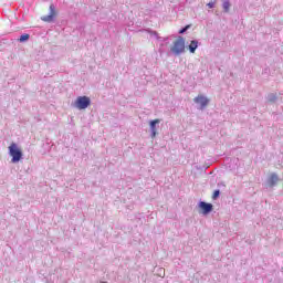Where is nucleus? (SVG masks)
Segmentation results:
<instances>
[{
    "instance_id": "obj_8",
    "label": "nucleus",
    "mask_w": 283,
    "mask_h": 283,
    "mask_svg": "<svg viewBox=\"0 0 283 283\" xmlns=\"http://www.w3.org/2000/svg\"><path fill=\"white\" fill-rule=\"evenodd\" d=\"M279 181L280 177H277V174L273 172L268 179V185L270 187H275V185H277Z\"/></svg>"
},
{
    "instance_id": "obj_2",
    "label": "nucleus",
    "mask_w": 283,
    "mask_h": 283,
    "mask_svg": "<svg viewBox=\"0 0 283 283\" xmlns=\"http://www.w3.org/2000/svg\"><path fill=\"white\" fill-rule=\"evenodd\" d=\"M9 154L12 157L11 163H19L23 158V153L14 143L9 146Z\"/></svg>"
},
{
    "instance_id": "obj_15",
    "label": "nucleus",
    "mask_w": 283,
    "mask_h": 283,
    "mask_svg": "<svg viewBox=\"0 0 283 283\" xmlns=\"http://www.w3.org/2000/svg\"><path fill=\"white\" fill-rule=\"evenodd\" d=\"M207 7L210 9L216 8V1L209 2Z\"/></svg>"
},
{
    "instance_id": "obj_3",
    "label": "nucleus",
    "mask_w": 283,
    "mask_h": 283,
    "mask_svg": "<svg viewBox=\"0 0 283 283\" xmlns=\"http://www.w3.org/2000/svg\"><path fill=\"white\" fill-rule=\"evenodd\" d=\"M88 105H92V99L87 96H78L75 101L76 109H87Z\"/></svg>"
},
{
    "instance_id": "obj_9",
    "label": "nucleus",
    "mask_w": 283,
    "mask_h": 283,
    "mask_svg": "<svg viewBox=\"0 0 283 283\" xmlns=\"http://www.w3.org/2000/svg\"><path fill=\"white\" fill-rule=\"evenodd\" d=\"M188 50L190 54H196V50H198V40H192L190 45H188Z\"/></svg>"
},
{
    "instance_id": "obj_10",
    "label": "nucleus",
    "mask_w": 283,
    "mask_h": 283,
    "mask_svg": "<svg viewBox=\"0 0 283 283\" xmlns=\"http://www.w3.org/2000/svg\"><path fill=\"white\" fill-rule=\"evenodd\" d=\"M266 101H269V103H275V101H277V94L269 93L266 96Z\"/></svg>"
},
{
    "instance_id": "obj_12",
    "label": "nucleus",
    "mask_w": 283,
    "mask_h": 283,
    "mask_svg": "<svg viewBox=\"0 0 283 283\" xmlns=\"http://www.w3.org/2000/svg\"><path fill=\"white\" fill-rule=\"evenodd\" d=\"M20 43H25V41H30V34L24 33L19 38Z\"/></svg>"
},
{
    "instance_id": "obj_5",
    "label": "nucleus",
    "mask_w": 283,
    "mask_h": 283,
    "mask_svg": "<svg viewBox=\"0 0 283 283\" xmlns=\"http://www.w3.org/2000/svg\"><path fill=\"white\" fill-rule=\"evenodd\" d=\"M199 209H201V213L203 216H209L211 211H213V205L212 203H207L205 201L199 202Z\"/></svg>"
},
{
    "instance_id": "obj_6",
    "label": "nucleus",
    "mask_w": 283,
    "mask_h": 283,
    "mask_svg": "<svg viewBox=\"0 0 283 283\" xmlns=\"http://www.w3.org/2000/svg\"><path fill=\"white\" fill-rule=\"evenodd\" d=\"M195 103L197 105H200V109H205V107L209 105V98H207L206 96L199 95L195 97Z\"/></svg>"
},
{
    "instance_id": "obj_11",
    "label": "nucleus",
    "mask_w": 283,
    "mask_h": 283,
    "mask_svg": "<svg viewBox=\"0 0 283 283\" xmlns=\"http://www.w3.org/2000/svg\"><path fill=\"white\" fill-rule=\"evenodd\" d=\"M222 8L224 12H229V10H231V2L229 0H223Z\"/></svg>"
},
{
    "instance_id": "obj_1",
    "label": "nucleus",
    "mask_w": 283,
    "mask_h": 283,
    "mask_svg": "<svg viewBox=\"0 0 283 283\" xmlns=\"http://www.w3.org/2000/svg\"><path fill=\"white\" fill-rule=\"evenodd\" d=\"M170 52L175 54V56H180V54H185V38L179 35L174 42V45L170 48Z\"/></svg>"
},
{
    "instance_id": "obj_13",
    "label": "nucleus",
    "mask_w": 283,
    "mask_h": 283,
    "mask_svg": "<svg viewBox=\"0 0 283 283\" xmlns=\"http://www.w3.org/2000/svg\"><path fill=\"white\" fill-rule=\"evenodd\" d=\"M220 198V190H214L212 195V200H218Z\"/></svg>"
},
{
    "instance_id": "obj_4",
    "label": "nucleus",
    "mask_w": 283,
    "mask_h": 283,
    "mask_svg": "<svg viewBox=\"0 0 283 283\" xmlns=\"http://www.w3.org/2000/svg\"><path fill=\"white\" fill-rule=\"evenodd\" d=\"M56 15V8L54 4L50 6V13L48 15H43L41 19L45 23H52L54 21V17Z\"/></svg>"
},
{
    "instance_id": "obj_14",
    "label": "nucleus",
    "mask_w": 283,
    "mask_h": 283,
    "mask_svg": "<svg viewBox=\"0 0 283 283\" xmlns=\"http://www.w3.org/2000/svg\"><path fill=\"white\" fill-rule=\"evenodd\" d=\"M189 28H191V25H186L182 29L179 30V34H185V32H187V30H189Z\"/></svg>"
},
{
    "instance_id": "obj_7",
    "label": "nucleus",
    "mask_w": 283,
    "mask_h": 283,
    "mask_svg": "<svg viewBox=\"0 0 283 283\" xmlns=\"http://www.w3.org/2000/svg\"><path fill=\"white\" fill-rule=\"evenodd\" d=\"M150 125V134H151V138H156V126L160 125V119H153L149 123Z\"/></svg>"
},
{
    "instance_id": "obj_16",
    "label": "nucleus",
    "mask_w": 283,
    "mask_h": 283,
    "mask_svg": "<svg viewBox=\"0 0 283 283\" xmlns=\"http://www.w3.org/2000/svg\"><path fill=\"white\" fill-rule=\"evenodd\" d=\"M151 34H153V36L158 38V32L154 31Z\"/></svg>"
}]
</instances>
